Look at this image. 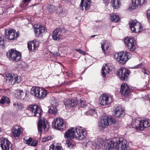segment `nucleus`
<instances>
[{"mask_svg": "<svg viewBox=\"0 0 150 150\" xmlns=\"http://www.w3.org/2000/svg\"><path fill=\"white\" fill-rule=\"evenodd\" d=\"M116 142L112 141H107L105 144V148L106 150L115 148L119 150H127L129 149V143L122 138H117Z\"/></svg>", "mask_w": 150, "mask_h": 150, "instance_id": "nucleus-1", "label": "nucleus"}, {"mask_svg": "<svg viewBox=\"0 0 150 150\" xmlns=\"http://www.w3.org/2000/svg\"><path fill=\"white\" fill-rule=\"evenodd\" d=\"M64 136L68 139L76 138L77 139L82 140L86 137V132L82 127H71L65 132Z\"/></svg>", "mask_w": 150, "mask_h": 150, "instance_id": "nucleus-2", "label": "nucleus"}, {"mask_svg": "<svg viewBox=\"0 0 150 150\" xmlns=\"http://www.w3.org/2000/svg\"><path fill=\"white\" fill-rule=\"evenodd\" d=\"M131 54L126 52H120L115 53L114 57L115 60L120 63L125 64L127 60L130 59Z\"/></svg>", "mask_w": 150, "mask_h": 150, "instance_id": "nucleus-3", "label": "nucleus"}, {"mask_svg": "<svg viewBox=\"0 0 150 150\" xmlns=\"http://www.w3.org/2000/svg\"><path fill=\"white\" fill-rule=\"evenodd\" d=\"M132 127L141 130H143L145 128L150 126V120L149 119L142 120L140 122L134 121L132 122Z\"/></svg>", "mask_w": 150, "mask_h": 150, "instance_id": "nucleus-4", "label": "nucleus"}, {"mask_svg": "<svg viewBox=\"0 0 150 150\" xmlns=\"http://www.w3.org/2000/svg\"><path fill=\"white\" fill-rule=\"evenodd\" d=\"M129 25L132 31L135 33H139L143 30L141 24L136 20L130 21Z\"/></svg>", "mask_w": 150, "mask_h": 150, "instance_id": "nucleus-5", "label": "nucleus"}, {"mask_svg": "<svg viewBox=\"0 0 150 150\" xmlns=\"http://www.w3.org/2000/svg\"><path fill=\"white\" fill-rule=\"evenodd\" d=\"M7 55L8 58L15 62L19 61L21 58V54L19 52L12 49L8 51Z\"/></svg>", "mask_w": 150, "mask_h": 150, "instance_id": "nucleus-6", "label": "nucleus"}, {"mask_svg": "<svg viewBox=\"0 0 150 150\" xmlns=\"http://www.w3.org/2000/svg\"><path fill=\"white\" fill-rule=\"evenodd\" d=\"M52 127L56 129H63L66 128V125L62 119L57 118L54 119L52 122Z\"/></svg>", "mask_w": 150, "mask_h": 150, "instance_id": "nucleus-7", "label": "nucleus"}, {"mask_svg": "<svg viewBox=\"0 0 150 150\" xmlns=\"http://www.w3.org/2000/svg\"><path fill=\"white\" fill-rule=\"evenodd\" d=\"M125 46L131 51H133L135 48L136 41L132 37L126 38L124 40Z\"/></svg>", "mask_w": 150, "mask_h": 150, "instance_id": "nucleus-8", "label": "nucleus"}, {"mask_svg": "<svg viewBox=\"0 0 150 150\" xmlns=\"http://www.w3.org/2000/svg\"><path fill=\"white\" fill-rule=\"evenodd\" d=\"M100 100V104L104 106L110 103L112 101V99L110 95L105 93L101 96Z\"/></svg>", "mask_w": 150, "mask_h": 150, "instance_id": "nucleus-9", "label": "nucleus"}, {"mask_svg": "<svg viewBox=\"0 0 150 150\" xmlns=\"http://www.w3.org/2000/svg\"><path fill=\"white\" fill-rule=\"evenodd\" d=\"M129 74V71L125 68H122L119 70L117 75L122 81H127Z\"/></svg>", "mask_w": 150, "mask_h": 150, "instance_id": "nucleus-10", "label": "nucleus"}, {"mask_svg": "<svg viewBox=\"0 0 150 150\" xmlns=\"http://www.w3.org/2000/svg\"><path fill=\"white\" fill-rule=\"evenodd\" d=\"M28 109L32 113V116L40 117L41 116V110L37 105H30L28 107Z\"/></svg>", "mask_w": 150, "mask_h": 150, "instance_id": "nucleus-11", "label": "nucleus"}, {"mask_svg": "<svg viewBox=\"0 0 150 150\" xmlns=\"http://www.w3.org/2000/svg\"><path fill=\"white\" fill-rule=\"evenodd\" d=\"M1 146L3 150H12V144L6 138H2L0 141Z\"/></svg>", "mask_w": 150, "mask_h": 150, "instance_id": "nucleus-12", "label": "nucleus"}, {"mask_svg": "<svg viewBox=\"0 0 150 150\" xmlns=\"http://www.w3.org/2000/svg\"><path fill=\"white\" fill-rule=\"evenodd\" d=\"M38 127L39 132L41 133L42 131V128L45 131H47L49 128V126L46 120H40L38 122Z\"/></svg>", "mask_w": 150, "mask_h": 150, "instance_id": "nucleus-13", "label": "nucleus"}, {"mask_svg": "<svg viewBox=\"0 0 150 150\" xmlns=\"http://www.w3.org/2000/svg\"><path fill=\"white\" fill-rule=\"evenodd\" d=\"M147 0H132V3L130 6V8L134 10L138 7L140 6L146 2Z\"/></svg>", "mask_w": 150, "mask_h": 150, "instance_id": "nucleus-14", "label": "nucleus"}, {"mask_svg": "<svg viewBox=\"0 0 150 150\" xmlns=\"http://www.w3.org/2000/svg\"><path fill=\"white\" fill-rule=\"evenodd\" d=\"M6 36L10 40H13L16 38L18 36V34L13 29H9L5 31Z\"/></svg>", "mask_w": 150, "mask_h": 150, "instance_id": "nucleus-15", "label": "nucleus"}, {"mask_svg": "<svg viewBox=\"0 0 150 150\" xmlns=\"http://www.w3.org/2000/svg\"><path fill=\"white\" fill-rule=\"evenodd\" d=\"M38 43L36 40L28 42V47L30 52H35L37 50Z\"/></svg>", "mask_w": 150, "mask_h": 150, "instance_id": "nucleus-16", "label": "nucleus"}, {"mask_svg": "<svg viewBox=\"0 0 150 150\" xmlns=\"http://www.w3.org/2000/svg\"><path fill=\"white\" fill-rule=\"evenodd\" d=\"M130 88L126 83H123L121 85L120 92L122 95L127 96L130 93Z\"/></svg>", "mask_w": 150, "mask_h": 150, "instance_id": "nucleus-17", "label": "nucleus"}, {"mask_svg": "<svg viewBox=\"0 0 150 150\" xmlns=\"http://www.w3.org/2000/svg\"><path fill=\"white\" fill-rule=\"evenodd\" d=\"M113 69L110 64H105V66L103 67L102 69L101 73L103 77L105 76L106 75L109 74Z\"/></svg>", "mask_w": 150, "mask_h": 150, "instance_id": "nucleus-18", "label": "nucleus"}, {"mask_svg": "<svg viewBox=\"0 0 150 150\" xmlns=\"http://www.w3.org/2000/svg\"><path fill=\"white\" fill-rule=\"evenodd\" d=\"M62 30L60 28H56L53 31L52 38L54 40H59L62 38Z\"/></svg>", "mask_w": 150, "mask_h": 150, "instance_id": "nucleus-19", "label": "nucleus"}, {"mask_svg": "<svg viewBox=\"0 0 150 150\" xmlns=\"http://www.w3.org/2000/svg\"><path fill=\"white\" fill-rule=\"evenodd\" d=\"M6 82L9 85L15 84L16 83L15 80V74H13L9 73L6 74Z\"/></svg>", "mask_w": 150, "mask_h": 150, "instance_id": "nucleus-20", "label": "nucleus"}, {"mask_svg": "<svg viewBox=\"0 0 150 150\" xmlns=\"http://www.w3.org/2000/svg\"><path fill=\"white\" fill-rule=\"evenodd\" d=\"M110 123L109 118L107 117H104L101 120L100 125L101 129L107 127Z\"/></svg>", "mask_w": 150, "mask_h": 150, "instance_id": "nucleus-21", "label": "nucleus"}, {"mask_svg": "<svg viewBox=\"0 0 150 150\" xmlns=\"http://www.w3.org/2000/svg\"><path fill=\"white\" fill-rule=\"evenodd\" d=\"M12 134L15 137H18L22 132L20 127L17 125L13 126L12 129Z\"/></svg>", "mask_w": 150, "mask_h": 150, "instance_id": "nucleus-22", "label": "nucleus"}, {"mask_svg": "<svg viewBox=\"0 0 150 150\" xmlns=\"http://www.w3.org/2000/svg\"><path fill=\"white\" fill-rule=\"evenodd\" d=\"M110 140H107L106 142H104L103 139L101 138H98L97 139L95 140V141L93 143V144L94 146L96 147V148L97 149H99L100 148L103 146V144H104V145L105 146V143L107 141H110ZM104 148H105V146H104Z\"/></svg>", "mask_w": 150, "mask_h": 150, "instance_id": "nucleus-23", "label": "nucleus"}, {"mask_svg": "<svg viewBox=\"0 0 150 150\" xmlns=\"http://www.w3.org/2000/svg\"><path fill=\"white\" fill-rule=\"evenodd\" d=\"M91 4V0H81L80 7L81 10H83V7L84 6L85 10H88L90 7Z\"/></svg>", "mask_w": 150, "mask_h": 150, "instance_id": "nucleus-24", "label": "nucleus"}, {"mask_svg": "<svg viewBox=\"0 0 150 150\" xmlns=\"http://www.w3.org/2000/svg\"><path fill=\"white\" fill-rule=\"evenodd\" d=\"M16 95L18 99L23 100H27L28 97L27 93L22 91L18 90Z\"/></svg>", "mask_w": 150, "mask_h": 150, "instance_id": "nucleus-25", "label": "nucleus"}, {"mask_svg": "<svg viewBox=\"0 0 150 150\" xmlns=\"http://www.w3.org/2000/svg\"><path fill=\"white\" fill-rule=\"evenodd\" d=\"M64 103L66 106L73 107L76 105V102L74 99H67L64 100Z\"/></svg>", "mask_w": 150, "mask_h": 150, "instance_id": "nucleus-26", "label": "nucleus"}, {"mask_svg": "<svg viewBox=\"0 0 150 150\" xmlns=\"http://www.w3.org/2000/svg\"><path fill=\"white\" fill-rule=\"evenodd\" d=\"M34 28L35 33L36 34L38 32V35H40L44 32L45 29L44 27L41 25H34Z\"/></svg>", "mask_w": 150, "mask_h": 150, "instance_id": "nucleus-27", "label": "nucleus"}, {"mask_svg": "<svg viewBox=\"0 0 150 150\" xmlns=\"http://www.w3.org/2000/svg\"><path fill=\"white\" fill-rule=\"evenodd\" d=\"M124 111L121 107H118L115 110L113 115L116 117L123 116Z\"/></svg>", "mask_w": 150, "mask_h": 150, "instance_id": "nucleus-28", "label": "nucleus"}, {"mask_svg": "<svg viewBox=\"0 0 150 150\" xmlns=\"http://www.w3.org/2000/svg\"><path fill=\"white\" fill-rule=\"evenodd\" d=\"M109 42L107 40H103L101 42L100 44L101 45V47L102 50L105 52V48L106 50H107L108 48L109 47Z\"/></svg>", "mask_w": 150, "mask_h": 150, "instance_id": "nucleus-29", "label": "nucleus"}, {"mask_svg": "<svg viewBox=\"0 0 150 150\" xmlns=\"http://www.w3.org/2000/svg\"><path fill=\"white\" fill-rule=\"evenodd\" d=\"M40 88L36 87H33L31 89L30 92L31 94L34 96L37 97V96L40 93Z\"/></svg>", "mask_w": 150, "mask_h": 150, "instance_id": "nucleus-30", "label": "nucleus"}, {"mask_svg": "<svg viewBox=\"0 0 150 150\" xmlns=\"http://www.w3.org/2000/svg\"><path fill=\"white\" fill-rule=\"evenodd\" d=\"M25 143L32 146H35L38 144V142L33 140L31 138H30L25 141Z\"/></svg>", "mask_w": 150, "mask_h": 150, "instance_id": "nucleus-31", "label": "nucleus"}, {"mask_svg": "<svg viewBox=\"0 0 150 150\" xmlns=\"http://www.w3.org/2000/svg\"><path fill=\"white\" fill-rule=\"evenodd\" d=\"M39 91H40V93L37 96L38 98L43 99L46 96L47 91L45 90L40 88Z\"/></svg>", "mask_w": 150, "mask_h": 150, "instance_id": "nucleus-32", "label": "nucleus"}, {"mask_svg": "<svg viewBox=\"0 0 150 150\" xmlns=\"http://www.w3.org/2000/svg\"><path fill=\"white\" fill-rule=\"evenodd\" d=\"M57 13L60 16L64 17L66 16L67 11L65 9L59 8L57 9Z\"/></svg>", "mask_w": 150, "mask_h": 150, "instance_id": "nucleus-33", "label": "nucleus"}, {"mask_svg": "<svg viewBox=\"0 0 150 150\" xmlns=\"http://www.w3.org/2000/svg\"><path fill=\"white\" fill-rule=\"evenodd\" d=\"M111 3L114 8L117 9L119 7L120 1L119 0H112Z\"/></svg>", "mask_w": 150, "mask_h": 150, "instance_id": "nucleus-34", "label": "nucleus"}, {"mask_svg": "<svg viewBox=\"0 0 150 150\" xmlns=\"http://www.w3.org/2000/svg\"><path fill=\"white\" fill-rule=\"evenodd\" d=\"M110 19L113 22L117 23L120 21V18L118 15L113 14L111 16Z\"/></svg>", "mask_w": 150, "mask_h": 150, "instance_id": "nucleus-35", "label": "nucleus"}, {"mask_svg": "<svg viewBox=\"0 0 150 150\" xmlns=\"http://www.w3.org/2000/svg\"><path fill=\"white\" fill-rule=\"evenodd\" d=\"M10 100L6 96H2L0 100V103L4 105L5 103H9Z\"/></svg>", "mask_w": 150, "mask_h": 150, "instance_id": "nucleus-36", "label": "nucleus"}, {"mask_svg": "<svg viewBox=\"0 0 150 150\" xmlns=\"http://www.w3.org/2000/svg\"><path fill=\"white\" fill-rule=\"evenodd\" d=\"M48 112L50 113L55 114L57 112V110L56 107L52 106L49 109Z\"/></svg>", "mask_w": 150, "mask_h": 150, "instance_id": "nucleus-37", "label": "nucleus"}, {"mask_svg": "<svg viewBox=\"0 0 150 150\" xmlns=\"http://www.w3.org/2000/svg\"><path fill=\"white\" fill-rule=\"evenodd\" d=\"M61 147L59 146L52 144L50 146V150H61Z\"/></svg>", "mask_w": 150, "mask_h": 150, "instance_id": "nucleus-38", "label": "nucleus"}, {"mask_svg": "<svg viewBox=\"0 0 150 150\" xmlns=\"http://www.w3.org/2000/svg\"><path fill=\"white\" fill-rule=\"evenodd\" d=\"M51 104L52 106L56 107L58 105V102L55 98H53L52 99Z\"/></svg>", "mask_w": 150, "mask_h": 150, "instance_id": "nucleus-39", "label": "nucleus"}, {"mask_svg": "<svg viewBox=\"0 0 150 150\" xmlns=\"http://www.w3.org/2000/svg\"><path fill=\"white\" fill-rule=\"evenodd\" d=\"M66 143L67 147L70 149L73 148L74 146V144L71 140H67Z\"/></svg>", "mask_w": 150, "mask_h": 150, "instance_id": "nucleus-40", "label": "nucleus"}, {"mask_svg": "<svg viewBox=\"0 0 150 150\" xmlns=\"http://www.w3.org/2000/svg\"><path fill=\"white\" fill-rule=\"evenodd\" d=\"M88 112L90 115H92L95 117H96L97 116L96 112L94 109L89 110L88 111Z\"/></svg>", "mask_w": 150, "mask_h": 150, "instance_id": "nucleus-41", "label": "nucleus"}, {"mask_svg": "<svg viewBox=\"0 0 150 150\" xmlns=\"http://www.w3.org/2000/svg\"><path fill=\"white\" fill-rule=\"evenodd\" d=\"M15 80L16 81H15L16 83V84L20 83L21 82V77L20 76L15 75Z\"/></svg>", "mask_w": 150, "mask_h": 150, "instance_id": "nucleus-42", "label": "nucleus"}, {"mask_svg": "<svg viewBox=\"0 0 150 150\" xmlns=\"http://www.w3.org/2000/svg\"><path fill=\"white\" fill-rule=\"evenodd\" d=\"M52 139V137L48 136L43 137L42 139V141L43 142H46Z\"/></svg>", "mask_w": 150, "mask_h": 150, "instance_id": "nucleus-43", "label": "nucleus"}, {"mask_svg": "<svg viewBox=\"0 0 150 150\" xmlns=\"http://www.w3.org/2000/svg\"><path fill=\"white\" fill-rule=\"evenodd\" d=\"M4 37H1L0 38V40L1 41L0 43V47L1 46L2 47H3L5 45V40L4 39Z\"/></svg>", "mask_w": 150, "mask_h": 150, "instance_id": "nucleus-44", "label": "nucleus"}, {"mask_svg": "<svg viewBox=\"0 0 150 150\" xmlns=\"http://www.w3.org/2000/svg\"><path fill=\"white\" fill-rule=\"evenodd\" d=\"M15 106L18 110H20L23 107V105L20 103H18L16 104H15Z\"/></svg>", "mask_w": 150, "mask_h": 150, "instance_id": "nucleus-45", "label": "nucleus"}, {"mask_svg": "<svg viewBox=\"0 0 150 150\" xmlns=\"http://www.w3.org/2000/svg\"><path fill=\"white\" fill-rule=\"evenodd\" d=\"M75 50L76 51L82 54L83 55H85L86 54V52L82 50H81L80 49H75Z\"/></svg>", "mask_w": 150, "mask_h": 150, "instance_id": "nucleus-46", "label": "nucleus"}, {"mask_svg": "<svg viewBox=\"0 0 150 150\" xmlns=\"http://www.w3.org/2000/svg\"><path fill=\"white\" fill-rule=\"evenodd\" d=\"M109 119L110 120V122L111 123L115 124H116L117 123V122L113 118L111 117L109 118Z\"/></svg>", "mask_w": 150, "mask_h": 150, "instance_id": "nucleus-47", "label": "nucleus"}, {"mask_svg": "<svg viewBox=\"0 0 150 150\" xmlns=\"http://www.w3.org/2000/svg\"><path fill=\"white\" fill-rule=\"evenodd\" d=\"M47 7L49 9V11L50 12H52L53 11L52 8L53 7L52 5H48Z\"/></svg>", "mask_w": 150, "mask_h": 150, "instance_id": "nucleus-48", "label": "nucleus"}, {"mask_svg": "<svg viewBox=\"0 0 150 150\" xmlns=\"http://www.w3.org/2000/svg\"><path fill=\"white\" fill-rule=\"evenodd\" d=\"M80 106L82 107H85L86 106V105L85 104L83 101L81 100L80 101Z\"/></svg>", "mask_w": 150, "mask_h": 150, "instance_id": "nucleus-49", "label": "nucleus"}, {"mask_svg": "<svg viewBox=\"0 0 150 150\" xmlns=\"http://www.w3.org/2000/svg\"><path fill=\"white\" fill-rule=\"evenodd\" d=\"M147 17L148 19L150 21V10H148L147 12Z\"/></svg>", "mask_w": 150, "mask_h": 150, "instance_id": "nucleus-50", "label": "nucleus"}, {"mask_svg": "<svg viewBox=\"0 0 150 150\" xmlns=\"http://www.w3.org/2000/svg\"><path fill=\"white\" fill-rule=\"evenodd\" d=\"M31 0H23V2L24 3H26V2H29L31 1Z\"/></svg>", "mask_w": 150, "mask_h": 150, "instance_id": "nucleus-51", "label": "nucleus"}, {"mask_svg": "<svg viewBox=\"0 0 150 150\" xmlns=\"http://www.w3.org/2000/svg\"><path fill=\"white\" fill-rule=\"evenodd\" d=\"M96 35H92L91 36V37H94Z\"/></svg>", "mask_w": 150, "mask_h": 150, "instance_id": "nucleus-52", "label": "nucleus"}, {"mask_svg": "<svg viewBox=\"0 0 150 150\" xmlns=\"http://www.w3.org/2000/svg\"><path fill=\"white\" fill-rule=\"evenodd\" d=\"M1 128L0 127V132H1Z\"/></svg>", "mask_w": 150, "mask_h": 150, "instance_id": "nucleus-53", "label": "nucleus"}, {"mask_svg": "<svg viewBox=\"0 0 150 150\" xmlns=\"http://www.w3.org/2000/svg\"><path fill=\"white\" fill-rule=\"evenodd\" d=\"M1 42V41L0 40V43Z\"/></svg>", "mask_w": 150, "mask_h": 150, "instance_id": "nucleus-54", "label": "nucleus"}]
</instances>
